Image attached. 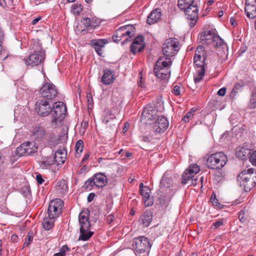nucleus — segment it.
Wrapping results in <instances>:
<instances>
[{
	"mask_svg": "<svg viewBox=\"0 0 256 256\" xmlns=\"http://www.w3.org/2000/svg\"><path fill=\"white\" fill-rule=\"evenodd\" d=\"M240 88H241V86L240 84H236L234 87L232 88V90L231 92V93L230 94V96L231 98H234L235 96L236 95V94L238 92Z\"/></svg>",
	"mask_w": 256,
	"mask_h": 256,
	"instance_id": "nucleus-44",
	"label": "nucleus"
},
{
	"mask_svg": "<svg viewBox=\"0 0 256 256\" xmlns=\"http://www.w3.org/2000/svg\"><path fill=\"white\" fill-rule=\"evenodd\" d=\"M87 100L88 102V107L90 108V105L92 106V98L91 96H87Z\"/></svg>",
	"mask_w": 256,
	"mask_h": 256,
	"instance_id": "nucleus-60",
	"label": "nucleus"
},
{
	"mask_svg": "<svg viewBox=\"0 0 256 256\" xmlns=\"http://www.w3.org/2000/svg\"><path fill=\"white\" fill-rule=\"evenodd\" d=\"M11 240L12 242H16L17 240V239H18V236L16 235V234H12V236H11Z\"/></svg>",
	"mask_w": 256,
	"mask_h": 256,
	"instance_id": "nucleus-63",
	"label": "nucleus"
},
{
	"mask_svg": "<svg viewBox=\"0 0 256 256\" xmlns=\"http://www.w3.org/2000/svg\"><path fill=\"white\" fill-rule=\"evenodd\" d=\"M114 216L112 215L108 216L106 218L107 222L108 224L111 223L114 220Z\"/></svg>",
	"mask_w": 256,
	"mask_h": 256,
	"instance_id": "nucleus-61",
	"label": "nucleus"
},
{
	"mask_svg": "<svg viewBox=\"0 0 256 256\" xmlns=\"http://www.w3.org/2000/svg\"><path fill=\"white\" fill-rule=\"evenodd\" d=\"M150 190L148 186H144L140 190V193L142 196L144 204L146 206L152 204V202L150 200Z\"/></svg>",
	"mask_w": 256,
	"mask_h": 256,
	"instance_id": "nucleus-24",
	"label": "nucleus"
},
{
	"mask_svg": "<svg viewBox=\"0 0 256 256\" xmlns=\"http://www.w3.org/2000/svg\"><path fill=\"white\" fill-rule=\"evenodd\" d=\"M200 171V166L196 164H193V174H197Z\"/></svg>",
	"mask_w": 256,
	"mask_h": 256,
	"instance_id": "nucleus-53",
	"label": "nucleus"
},
{
	"mask_svg": "<svg viewBox=\"0 0 256 256\" xmlns=\"http://www.w3.org/2000/svg\"><path fill=\"white\" fill-rule=\"evenodd\" d=\"M206 58V52L204 48L198 46L195 51L194 62L196 65L198 76L194 78V82H200L204 74V61Z\"/></svg>",
	"mask_w": 256,
	"mask_h": 256,
	"instance_id": "nucleus-2",
	"label": "nucleus"
},
{
	"mask_svg": "<svg viewBox=\"0 0 256 256\" xmlns=\"http://www.w3.org/2000/svg\"><path fill=\"white\" fill-rule=\"evenodd\" d=\"M135 34V28L133 25H126L118 28L112 36V40L116 42H118L126 37L122 42L124 44L130 41V38H132Z\"/></svg>",
	"mask_w": 256,
	"mask_h": 256,
	"instance_id": "nucleus-6",
	"label": "nucleus"
},
{
	"mask_svg": "<svg viewBox=\"0 0 256 256\" xmlns=\"http://www.w3.org/2000/svg\"><path fill=\"white\" fill-rule=\"evenodd\" d=\"M178 43L174 40L169 38L163 44L162 52L166 57H172L178 52Z\"/></svg>",
	"mask_w": 256,
	"mask_h": 256,
	"instance_id": "nucleus-10",
	"label": "nucleus"
},
{
	"mask_svg": "<svg viewBox=\"0 0 256 256\" xmlns=\"http://www.w3.org/2000/svg\"><path fill=\"white\" fill-rule=\"evenodd\" d=\"M68 138V132L65 130H64V132L62 133L60 136V138H52L51 139L48 141V145L50 147L55 146L56 145H57L60 140H61L62 141H66Z\"/></svg>",
	"mask_w": 256,
	"mask_h": 256,
	"instance_id": "nucleus-28",
	"label": "nucleus"
},
{
	"mask_svg": "<svg viewBox=\"0 0 256 256\" xmlns=\"http://www.w3.org/2000/svg\"><path fill=\"white\" fill-rule=\"evenodd\" d=\"M133 247L136 253L139 254L146 253L147 254L150 251L151 244L147 238L141 236L134 239Z\"/></svg>",
	"mask_w": 256,
	"mask_h": 256,
	"instance_id": "nucleus-8",
	"label": "nucleus"
},
{
	"mask_svg": "<svg viewBox=\"0 0 256 256\" xmlns=\"http://www.w3.org/2000/svg\"><path fill=\"white\" fill-rule=\"evenodd\" d=\"M30 48L34 52L25 60L27 66H38L45 59V52L38 40H34L30 46Z\"/></svg>",
	"mask_w": 256,
	"mask_h": 256,
	"instance_id": "nucleus-1",
	"label": "nucleus"
},
{
	"mask_svg": "<svg viewBox=\"0 0 256 256\" xmlns=\"http://www.w3.org/2000/svg\"><path fill=\"white\" fill-rule=\"evenodd\" d=\"M222 224L223 222L222 221H217L213 224V226L215 227V228H218Z\"/></svg>",
	"mask_w": 256,
	"mask_h": 256,
	"instance_id": "nucleus-59",
	"label": "nucleus"
},
{
	"mask_svg": "<svg viewBox=\"0 0 256 256\" xmlns=\"http://www.w3.org/2000/svg\"><path fill=\"white\" fill-rule=\"evenodd\" d=\"M238 218L242 222H244L246 221V218L244 216V212L241 210L238 214Z\"/></svg>",
	"mask_w": 256,
	"mask_h": 256,
	"instance_id": "nucleus-49",
	"label": "nucleus"
},
{
	"mask_svg": "<svg viewBox=\"0 0 256 256\" xmlns=\"http://www.w3.org/2000/svg\"><path fill=\"white\" fill-rule=\"evenodd\" d=\"M210 201L214 206H217L218 208H220V204L218 202V200L216 198L215 194L214 196H212L210 198Z\"/></svg>",
	"mask_w": 256,
	"mask_h": 256,
	"instance_id": "nucleus-47",
	"label": "nucleus"
},
{
	"mask_svg": "<svg viewBox=\"0 0 256 256\" xmlns=\"http://www.w3.org/2000/svg\"><path fill=\"white\" fill-rule=\"evenodd\" d=\"M156 111L150 105L146 106L144 109L141 116V120L147 123L148 120H154L156 118Z\"/></svg>",
	"mask_w": 256,
	"mask_h": 256,
	"instance_id": "nucleus-14",
	"label": "nucleus"
},
{
	"mask_svg": "<svg viewBox=\"0 0 256 256\" xmlns=\"http://www.w3.org/2000/svg\"><path fill=\"white\" fill-rule=\"evenodd\" d=\"M161 15L160 9L156 8L152 10L147 18V23L149 24L155 23L160 18Z\"/></svg>",
	"mask_w": 256,
	"mask_h": 256,
	"instance_id": "nucleus-23",
	"label": "nucleus"
},
{
	"mask_svg": "<svg viewBox=\"0 0 256 256\" xmlns=\"http://www.w3.org/2000/svg\"><path fill=\"white\" fill-rule=\"evenodd\" d=\"M52 106L48 100L41 98L36 103V110L41 116H45L50 114Z\"/></svg>",
	"mask_w": 256,
	"mask_h": 256,
	"instance_id": "nucleus-12",
	"label": "nucleus"
},
{
	"mask_svg": "<svg viewBox=\"0 0 256 256\" xmlns=\"http://www.w3.org/2000/svg\"><path fill=\"white\" fill-rule=\"evenodd\" d=\"M250 154V150L244 146L240 148L236 152V156L242 159L246 158Z\"/></svg>",
	"mask_w": 256,
	"mask_h": 256,
	"instance_id": "nucleus-35",
	"label": "nucleus"
},
{
	"mask_svg": "<svg viewBox=\"0 0 256 256\" xmlns=\"http://www.w3.org/2000/svg\"><path fill=\"white\" fill-rule=\"evenodd\" d=\"M249 107L250 108H256V88H254L252 94V97L249 103Z\"/></svg>",
	"mask_w": 256,
	"mask_h": 256,
	"instance_id": "nucleus-39",
	"label": "nucleus"
},
{
	"mask_svg": "<svg viewBox=\"0 0 256 256\" xmlns=\"http://www.w3.org/2000/svg\"><path fill=\"white\" fill-rule=\"evenodd\" d=\"M66 112V108L63 102H57L52 105V122L57 124L61 122L64 118Z\"/></svg>",
	"mask_w": 256,
	"mask_h": 256,
	"instance_id": "nucleus-7",
	"label": "nucleus"
},
{
	"mask_svg": "<svg viewBox=\"0 0 256 256\" xmlns=\"http://www.w3.org/2000/svg\"><path fill=\"white\" fill-rule=\"evenodd\" d=\"M84 148V143L82 140H79L76 143L75 148L76 153L80 154L82 152Z\"/></svg>",
	"mask_w": 256,
	"mask_h": 256,
	"instance_id": "nucleus-42",
	"label": "nucleus"
},
{
	"mask_svg": "<svg viewBox=\"0 0 256 256\" xmlns=\"http://www.w3.org/2000/svg\"><path fill=\"white\" fill-rule=\"evenodd\" d=\"M215 33L214 30L204 31L198 35V40L204 44H211Z\"/></svg>",
	"mask_w": 256,
	"mask_h": 256,
	"instance_id": "nucleus-16",
	"label": "nucleus"
},
{
	"mask_svg": "<svg viewBox=\"0 0 256 256\" xmlns=\"http://www.w3.org/2000/svg\"><path fill=\"white\" fill-rule=\"evenodd\" d=\"M192 178V164H190L188 169L183 173L182 176V183L183 184H186L188 180Z\"/></svg>",
	"mask_w": 256,
	"mask_h": 256,
	"instance_id": "nucleus-33",
	"label": "nucleus"
},
{
	"mask_svg": "<svg viewBox=\"0 0 256 256\" xmlns=\"http://www.w3.org/2000/svg\"><path fill=\"white\" fill-rule=\"evenodd\" d=\"M89 212L82 211L78 216V220L80 224V236L78 240H88L94 234L90 230V224L88 220Z\"/></svg>",
	"mask_w": 256,
	"mask_h": 256,
	"instance_id": "nucleus-4",
	"label": "nucleus"
},
{
	"mask_svg": "<svg viewBox=\"0 0 256 256\" xmlns=\"http://www.w3.org/2000/svg\"><path fill=\"white\" fill-rule=\"evenodd\" d=\"M55 188L58 193L63 194L66 192L68 186L66 181L64 180L58 181L55 186Z\"/></svg>",
	"mask_w": 256,
	"mask_h": 256,
	"instance_id": "nucleus-34",
	"label": "nucleus"
},
{
	"mask_svg": "<svg viewBox=\"0 0 256 256\" xmlns=\"http://www.w3.org/2000/svg\"><path fill=\"white\" fill-rule=\"evenodd\" d=\"M5 158L2 154L0 152V166H2L4 162Z\"/></svg>",
	"mask_w": 256,
	"mask_h": 256,
	"instance_id": "nucleus-62",
	"label": "nucleus"
},
{
	"mask_svg": "<svg viewBox=\"0 0 256 256\" xmlns=\"http://www.w3.org/2000/svg\"><path fill=\"white\" fill-rule=\"evenodd\" d=\"M36 180L37 182L39 184H42V182H44V180L42 178V176L40 174L36 175Z\"/></svg>",
	"mask_w": 256,
	"mask_h": 256,
	"instance_id": "nucleus-54",
	"label": "nucleus"
},
{
	"mask_svg": "<svg viewBox=\"0 0 256 256\" xmlns=\"http://www.w3.org/2000/svg\"><path fill=\"white\" fill-rule=\"evenodd\" d=\"M94 196H95V194L94 193L90 194L88 195V198H87L88 201V202H91L93 200Z\"/></svg>",
	"mask_w": 256,
	"mask_h": 256,
	"instance_id": "nucleus-57",
	"label": "nucleus"
},
{
	"mask_svg": "<svg viewBox=\"0 0 256 256\" xmlns=\"http://www.w3.org/2000/svg\"><path fill=\"white\" fill-rule=\"evenodd\" d=\"M237 180L246 192L249 191L256 184V172L253 168L245 170L238 175Z\"/></svg>",
	"mask_w": 256,
	"mask_h": 256,
	"instance_id": "nucleus-3",
	"label": "nucleus"
},
{
	"mask_svg": "<svg viewBox=\"0 0 256 256\" xmlns=\"http://www.w3.org/2000/svg\"><path fill=\"white\" fill-rule=\"evenodd\" d=\"M211 44H212L214 46L218 47L224 44V41L215 33L212 39V42Z\"/></svg>",
	"mask_w": 256,
	"mask_h": 256,
	"instance_id": "nucleus-38",
	"label": "nucleus"
},
{
	"mask_svg": "<svg viewBox=\"0 0 256 256\" xmlns=\"http://www.w3.org/2000/svg\"><path fill=\"white\" fill-rule=\"evenodd\" d=\"M44 128L40 126H36L32 131V136L34 139L38 141L42 140L46 136Z\"/></svg>",
	"mask_w": 256,
	"mask_h": 256,
	"instance_id": "nucleus-20",
	"label": "nucleus"
},
{
	"mask_svg": "<svg viewBox=\"0 0 256 256\" xmlns=\"http://www.w3.org/2000/svg\"><path fill=\"white\" fill-rule=\"evenodd\" d=\"M82 9V6L80 4H74L72 6V12L74 14L78 15Z\"/></svg>",
	"mask_w": 256,
	"mask_h": 256,
	"instance_id": "nucleus-40",
	"label": "nucleus"
},
{
	"mask_svg": "<svg viewBox=\"0 0 256 256\" xmlns=\"http://www.w3.org/2000/svg\"><path fill=\"white\" fill-rule=\"evenodd\" d=\"M3 39H4V34H3V33L0 32V54H2V41L3 40Z\"/></svg>",
	"mask_w": 256,
	"mask_h": 256,
	"instance_id": "nucleus-58",
	"label": "nucleus"
},
{
	"mask_svg": "<svg viewBox=\"0 0 256 256\" xmlns=\"http://www.w3.org/2000/svg\"><path fill=\"white\" fill-rule=\"evenodd\" d=\"M152 212L150 211H146L139 218V222L144 226H149L152 220Z\"/></svg>",
	"mask_w": 256,
	"mask_h": 256,
	"instance_id": "nucleus-26",
	"label": "nucleus"
},
{
	"mask_svg": "<svg viewBox=\"0 0 256 256\" xmlns=\"http://www.w3.org/2000/svg\"><path fill=\"white\" fill-rule=\"evenodd\" d=\"M66 152L65 150L58 148L55 152L54 161L58 166L62 165L66 160Z\"/></svg>",
	"mask_w": 256,
	"mask_h": 256,
	"instance_id": "nucleus-21",
	"label": "nucleus"
},
{
	"mask_svg": "<svg viewBox=\"0 0 256 256\" xmlns=\"http://www.w3.org/2000/svg\"><path fill=\"white\" fill-rule=\"evenodd\" d=\"M114 78L112 72L110 70L106 68L104 70V74L102 77V82L106 85H108L112 83Z\"/></svg>",
	"mask_w": 256,
	"mask_h": 256,
	"instance_id": "nucleus-22",
	"label": "nucleus"
},
{
	"mask_svg": "<svg viewBox=\"0 0 256 256\" xmlns=\"http://www.w3.org/2000/svg\"><path fill=\"white\" fill-rule=\"evenodd\" d=\"M173 182L172 178L168 176V174L165 173L162 176L160 182V186L161 188H169L172 186Z\"/></svg>",
	"mask_w": 256,
	"mask_h": 256,
	"instance_id": "nucleus-29",
	"label": "nucleus"
},
{
	"mask_svg": "<svg viewBox=\"0 0 256 256\" xmlns=\"http://www.w3.org/2000/svg\"><path fill=\"white\" fill-rule=\"evenodd\" d=\"M180 87L179 86L176 85L173 88L172 92L176 96H179L180 94Z\"/></svg>",
	"mask_w": 256,
	"mask_h": 256,
	"instance_id": "nucleus-50",
	"label": "nucleus"
},
{
	"mask_svg": "<svg viewBox=\"0 0 256 256\" xmlns=\"http://www.w3.org/2000/svg\"><path fill=\"white\" fill-rule=\"evenodd\" d=\"M144 38L142 36H136L134 40L132 43L131 44V48L132 50L134 52L135 46H138V50L142 52L144 47Z\"/></svg>",
	"mask_w": 256,
	"mask_h": 256,
	"instance_id": "nucleus-27",
	"label": "nucleus"
},
{
	"mask_svg": "<svg viewBox=\"0 0 256 256\" xmlns=\"http://www.w3.org/2000/svg\"><path fill=\"white\" fill-rule=\"evenodd\" d=\"M168 126V120L165 116H160L157 117L152 126V130L155 132H164Z\"/></svg>",
	"mask_w": 256,
	"mask_h": 256,
	"instance_id": "nucleus-13",
	"label": "nucleus"
},
{
	"mask_svg": "<svg viewBox=\"0 0 256 256\" xmlns=\"http://www.w3.org/2000/svg\"><path fill=\"white\" fill-rule=\"evenodd\" d=\"M192 116V108H191L186 114L182 118V121L184 122H188L190 121V118Z\"/></svg>",
	"mask_w": 256,
	"mask_h": 256,
	"instance_id": "nucleus-48",
	"label": "nucleus"
},
{
	"mask_svg": "<svg viewBox=\"0 0 256 256\" xmlns=\"http://www.w3.org/2000/svg\"><path fill=\"white\" fill-rule=\"evenodd\" d=\"M92 178L94 180L93 182H94V186L98 188H103L107 184V177L101 172L94 174Z\"/></svg>",
	"mask_w": 256,
	"mask_h": 256,
	"instance_id": "nucleus-17",
	"label": "nucleus"
},
{
	"mask_svg": "<svg viewBox=\"0 0 256 256\" xmlns=\"http://www.w3.org/2000/svg\"><path fill=\"white\" fill-rule=\"evenodd\" d=\"M33 240V233L32 232H28L26 236L25 242L24 244V246L26 247L32 242Z\"/></svg>",
	"mask_w": 256,
	"mask_h": 256,
	"instance_id": "nucleus-41",
	"label": "nucleus"
},
{
	"mask_svg": "<svg viewBox=\"0 0 256 256\" xmlns=\"http://www.w3.org/2000/svg\"><path fill=\"white\" fill-rule=\"evenodd\" d=\"M178 8L182 10H184L186 18L188 19L190 22L189 23L190 28L192 27V14L190 12L191 11L192 4L187 2H178Z\"/></svg>",
	"mask_w": 256,
	"mask_h": 256,
	"instance_id": "nucleus-18",
	"label": "nucleus"
},
{
	"mask_svg": "<svg viewBox=\"0 0 256 256\" xmlns=\"http://www.w3.org/2000/svg\"><path fill=\"white\" fill-rule=\"evenodd\" d=\"M56 218L49 216L44 218L42 221L43 228L47 230L51 229L54 226Z\"/></svg>",
	"mask_w": 256,
	"mask_h": 256,
	"instance_id": "nucleus-32",
	"label": "nucleus"
},
{
	"mask_svg": "<svg viewBox=\"0 0 256 256\" xmlns=\"http://www.w3.org/2000/svg\"><path fill=\"white\" fill-rule=\"evenodd\" d=\"M84 24L86 28H88L91 25L90 19L88 18H84Z\"/></svg>",
	"mask_w": 256,
	"mask_h": 256,
	"instance_id": "nucleus-51",
	"label": "nucleus"
},
{
	"mask_svg": "<svg viewBox=\"0 0 256 256\" xmlns=\"http://www.w3.org/2000/svg\"><path fill=\"white\" fill-rule=\"evenodd\" d=\"M226 88H222L219 90L217 92V94L220 96H224L226 94Z\"/></svg>",
	"mask_w": 256,
	"mask_h": 256,
	"instance_id": "nucleus-55",
	"label": "nucleus"
},
{
	"mask_svg": "<svg viewBox=\"0 0 256 256\" xmlns=\"http://www.w3.org/2000/svg\"><path fill=\"white\" fill-rule=\"evenodd\" d=\"M227 156L222 152L208 154L206 165L211 170H219L222 169L227 162Z\"/></svg>",
	"mask_w": 256,
	"mask_h": 256,
	"instance_id": "nucleus-5",
	"label": "nucleus"
},
{
	"mask_svg": "<svg viewBox=\"0 0 256 256\" xmlns=\"http://www.w3.org/2000/svg\"><path fill=\"white\" fill-rule=\"evenodd\" d=\"M244 11L248 18L252 19L256 17V0H246Z\"/></svg>",
	"mask_w": 256,
	"mask_h": 256,
	"instance_id": "nucleus-15",
	"label": "nucleus"
},
{
	"mask_svg": "<svg viewBox=\"0 0 256 256\" xmlns=\"http://www.w3.org/2000/svg\"><path fill=\"white\" fill-rule=\"evenodd\" d=\"M64 202L61 199L56 198L52 200L48 208V216L56 218L61 214Z\"/></svg>",
	"mask_w": 256,
	"mask_h": 256,
	"instance_id": "nucleus-9",
	"label": "nucleus"
},
{
	"mask_svg": "<svg viewBox=\"0 0 256 256\" xmlns=\"http://www.w3.org/2000/svg\"><path fill=\"white\" fill-rule=\"evenodd\" d=\"M230 22L232 26H235L236 24V19L234 17H232L230 19Z\"/></svg>",
	"mask_w": 256,
	"mask_h": 256,
	"instance_id": "nucleus-64",
	"label": "nucleus"
},
{
	"mask_svg": "<svg viewBox=\"0 0 256 256\" xmlns=\"http://www.w3.org/2000/svg\"><path fill=\"white\" fill-rule=\"evenodd\" d=\"M250 161L253 166H256V150L254 151L250 154Z\"/></svg>",
	"mask_w": 256,
	"mask_h": 256,
	"instance_id": "nucleus-46",
	"label": "nucleus"
},
{
	"mask_svg": "<svg viewBox=\"0 0 256 256\" xmlns=\"http://www.w3.org/2000/svg\"><path fill=\"white\" fill-rule=\"evenodd\" d=\"M40 166L44 169H46L52 164H54V160L51 158H44L41 160Z\"/></svg>",
	"mask_w": 256,
	"mask_h": 256,
	"instance_id": "nucleus-36",
	"label": "nucleus"
},
{
	"mask_svg": "<svg viewBox=\"0 0 256 256\" xmlns=\"http://www.w3.org/2000/svg\"><path fill=\"white\" fill-rule=\"evenodd\" d=\"M42 98L48 100H54L58 94L57 90L52 84L46 83L40 90Z\"/></svg>",
	"mask_w": 256,
	"mask_h": 256,
	"instance_id": "nucleus-11",
	"label": "nucleus"
},
{
	"mask_svg": "<svg viewBox=\"0 0 256 256\" xmlns=\"http://www.w3.org/2000/svg\"><path fill=\"white\" fill-rule=\"evenodd\" d=\"M166 68H158V70H154V74L156 77L161 80H168L170 77V71L166 70V73H163V71H165Z\"/></svg>",
	"mask_w": 256,
	"mask_h": 256,
	"instance_id": "nucleus-30",
	"label": "nucleus"
},
{
	"mask_svg": "<svg viewBox=\"0 0 256 256\" xmlns=\"http://www.w3.org/2000/svg\"><path fill=\"white\" fill-rule=\"evenodd\" d=\"M194 1L193 0V26L196 24L198 18V9L196 6H194Z\"/></svg>",
	"mask_w": 256,
	"mask_h": 256,
	"instance_id": "nucleus-43",
	"label": "nucleus"
},
{
	"mask_svg": "<svg viewBox=\"0 0 256 256\" xmlns=\"http://www.w3.org/2000/svg\"><path fill=\"white\" fill-rule=\"evenodd\" d=\"M106 42L107 40L105 39L92 40L90 41V45L100 56H102V48L104 47Z\"/></svg>",
	"mask_w": 256,
	"mask_h": 256,
	"instance_id": "nucleus-19",
	"label": "nucleus"
},
{
	"mask_svg": "<svg viewBox=\"0 0 256 256\" xmlns=\"http://www.w3.org/2000/svg\"><path fill=\"white\" fill-rule=\"evenodd\" d=\"M93 181L94 180L92 178H90L85 182L84 186L86 189L91 190L92 188L94 185V182H93Z\"/></svg>",
	"mask_w": 256,
	"mask_h": 256,
	"instance_id": "nucleus-45",
	"label": "nucleus"
},
{
	"mask_svg": "<svg viewBox=\"0 0 256 256\" xmlns=\"http://www.w3.org/2000/svg\"><path fill=\"white\" fill-rule=\"evenodd\" d=\"M69 250L70 248L66 245H64L60 248V252L63 255L65 256L66 252Z\"/></svg>",
	"mask_w": 256,
	"mask_h": 256,
	"instance_id": "nucleus-52",
	"label": "nucleus"
},
{
	"mask_svg": "<svg viewBox=\"0 0 256 256\" xmlns=\"http://www.w3.org/2000/svg\"><path fill=\"white\" fill-rule=\"evenodd\" d=\"M152 140V138L150 136H146L142 137V140L144 142H150Z\"/></svg>",
	"mask_w": 256,
	"mask_h": 256,
	"instance_id": "nucleus-56",
	"label": "nucleus"
},
{
	"mask_svg": "<svg viewBox=\"0 0 256 256\" xmlns=\"http://www.w3.org/2000/svg\"><path fill=\"white\" fill-rule=\"evenodd\" d=\"M166 60H164L162 58H160L154 65V70L168 68V67L172 64V61L170 57L166 56Z\"/></svg>",
	"mask_w": 256,
	"mask_h": 256,
	"instance_id": "nucleus-25",
	"label": "nucleus"
},
{
	"mask_svg": "<svg viewBox=\"0 0 256 256\" xmlns=\"http://www.w3.org/2000/svg\"><path fill=\"white\" fill-rule=\"evenodd\" d=\"M26 152H28V149H26V146L22 144L18 147L16 150V155L20 156H28Z\"/></svg>",
	"mask_w": 256,
	"mask_h": 256,
	"instance_id": "nucleus-37",
	"label": "nucleus"
},
{
	"mask_svg": "<svg viewBox=\"0 0 256 256\" xmlns=\"http://www.w3.org/2000/svg\"><path fill=\"white\" fill-rule=\"evenodd\" d=\"M22 144H24L26 146V149H28V152H26L27 154L32 155L34 153H36L38 150V146L34 142H28L22 143Z\"/></svg>",
	"mask_w": 256,
	"mask_h": 256,
	"instance_id": "nucleus-31",
	"label": "nucleus"
}]
</instances>
